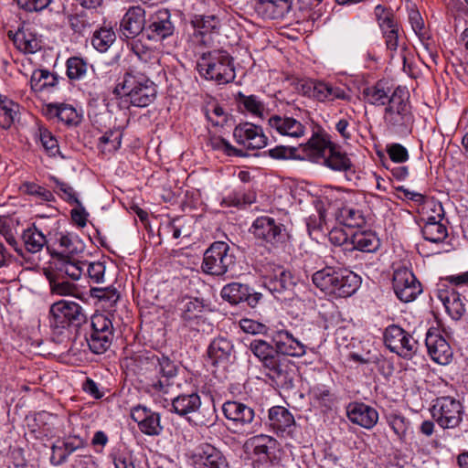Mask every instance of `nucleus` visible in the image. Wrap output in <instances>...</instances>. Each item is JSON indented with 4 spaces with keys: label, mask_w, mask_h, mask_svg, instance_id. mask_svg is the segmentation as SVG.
<instances>
[{
    "label": "nucleus",
    "mask_w": 468,
    "mask_h": 468,
    "mask_svg": "<svg viewBox=\"0 0 468 468\" xmlns=\"http://www.w3.org/2000/svg\"><path fill=\"white\" fill-rule=\"evenodd\" d=\"M139 373L144 377L150 390L155 394H167L177 375V367L169 357L144 354L135 359Z\"/></svg>",
    "instance_id": "f257e3e1"
},
{
    "label": "nucleus",
    "mask_w": 468,
    "mask_h": 468,
    "mask_svg": "<svg viewBox=\"0 0 468 468\" xmlns=\"http://www.w3.org/2000/svg\"><path fill=\"white\" fill-rule=\"evenodd\" d=\"M303 158L323 164L328 168L346 172L352 167V163L346 154L342 153L325 134L314 133L312 137L301 145Z\"/></svg>",
    "instance_id": "f03ea898"
},
{
    "label": "nucleus",
    "mask_w": 468,
    "mask_h": 468,
    "mask_svg": "<svg viewBox=\"0 0 468 468\" xmlns=\"http://www.w3.org/2000/svg\"><path fill=\"white\" fill-rule=\"evenodd\" d=\"M113 94L125 97L133 106L144 108L155 100L157 87L145 74L127 71L118 80Z\"/></svg>",
    "instance_id": "7ed1b4c3"
},
{
    "label": "nucleus",
    "mask_w": 468,
    "mask_h": 468,
    "mask_svg": "<svg viewBox=\"0 0 468 468\" xmlns=\"http://www.w3.org/2000/svg\"><path fill=\"white\" fill-rule=\"evenodd\" d=\"M384 122L388 131L399 135L410 133L414 117L409 102L408 91L401 87L392 91V97L383 114Z\"/></svg>",
    "instance_id": "20e7f679"
},
{
    "label": "nucleus",
    "mask_w": 468,
    "mask_h": 468,
    "mask_svg": "<svg viewBox=\"0 0 468 468\" xmlns=\"http://www.w3.org/2000/svg\"><path fill=\"white\" fill-rule=\"evenodd\" d=\"M199 74L206 80H214L218 84H227L235 79L232 58L221 49L204 53L198 62Z\"/></svg>",
    "instance_id": "39448f33"
},
{
    "label": "nucleus",
    "mask_w": 468,
    "mask_h": 468,
    "mask_svg": "<svg viewBox=\"0 0 468 468\" xmlns=\"http://www.w3.org/2000/svg\"><path fill=\"white\" fill-rule=\"evenodd\" d=\"M236 256L233 249L224 241L213 242L205 251L201 268L204 272L222 276L236 274Z\"/></svg>",
    "instance_id": "423d86ee"
},
{
    "label": "nucleus",
    "mask_w": 468,
    "mask_h": 468,
    "mask_svg": "<svg viewBox=\"0 0 468 468\" xmlns=\"http://www.w3.org/2000/svg\"><path fill=\"white\" fill-rule=\"evenodd\" d=\"M265 286L282 303H291L298 297V280L290 271L276 266L272 272L266 277Z\"/></svg>",
    "instance_id": "0eeeda50"
},
{
    "label": "nucleus",
    "mask_w": 468,
    "mask_h": 468,
    "mask_svg": "<svg viewBox=\"0 0 468 468\" xmlns=\"http://www.w3.org/2000/svg\"><path fill=\"white\" fill-rule=\"evenodd\" d=\"M224 416L228 420L227 428L236 434H248L253 431L254 410L239 401H226L222 406Z\"/></svg>",
    "instance_id": "6e6552de"
},
{
    "label": "nucleus",
    "mask_w": 468,
    "mask_h": 468,
    "mask_svg": "<svg viewBox=\"0 0 468 468\" xmlns=\"http://www.w3.org/2000/svg\"><path fill=\"white\" fill-rule=\"evenodd\" d=\"M431 414L442 429L457 428L464 416V408L460 400L451 396L437 398L433 401Z\"/></svg>",
    "instance_id": "1a4fd4ad"
},
{
    "label": "nucleus",
    "mask_w": 468,
    "mask_h": 468,
    "mask_svg": "<svg viewBox=\"0 0 468 468\" xmlns=\"http://www.w3.org/2000/svg\"><path fill=\"white\" fill-rule=\"evenodd\" d=\"M113 326L112 321L102 314L91 316L90 329L86 334V341L94 354H103L112 345Z\"/></svg>",
    "instance_id": "9d476101"
},
{
    "label": "nucleus",
    "mask_w": 468,
    "mask_h": 468,
    "mask_svg": "<svg viewBox=\"0 0 468 468\" xmlns=\"http://www.w3.org/2000/svg\"><path fill=\"white\" fill-rule=\"evenodd\" d=\"M49 315L51 325L57 328L79 327L87 319L79 303L65 300L54 303L50 306Z\"/></svg>",
    "instance_id": "9b49d317"
},
{
    "label": "nucleus",
    "mask_w": 468,
    "mask_h": 468,
    "mask_svg": "<svg viewBox=\"0 0 468 468\" xmlns=\"http://www.w3.org/2000/svg\"><path fill=\"white\" fill-rule=\"evenodd\" d=\"M263 370L265 376L276 387L283 389H291L294 387L296 367L288 358L279 355L274 358L267 359Z\"/></svg>",
    "instance_id": "f8f14e48"
},
{
    "label": "nucleus",
    "mask_w": 468,
    "mask_h": 468,
    "mask_svg": "<svg viewBox=\"0 0 468 468\" xmlns=\"http://www.w3.org/2000/svg\"><path fill=\"white\" fill-rule=\"evenodd\" d=\"M386 346L398 356L410 359L418 351V341L399 325L391 324L384 332Z\"/></svg>",
    "instance_id": "ddd939ff"
},
{
    "label": "nucleus",
    "mask_w": 468,
    "mask_h": 468,
    "mask_svg": "<svg viewBox=\"0 0 468 468\" xmlns=\"http://www.w3.org/2000/svg\"><path fill=\"white\" fill-rule=\"evenodd\" d=\"M392 286L396 296L404 303L414 301L422 292L420 282L408 268H399L394 271Z\"/></svg>",
    "instance_id": "4468645a"
},
{
    "label": "nucleus",
    "mask_w": 468,
    "mask_h": 468,
    "mask_svg": "<svg viewBox=\"0 0 468 468\" xmlns=\"http://www.w3.org/2000/svg\"><path fill=\"white\" fill-rule=\"evenodd\" d=\"M250 230L256 238L271 243L282 242L286 237L285 227L270 217L257 218Z\"/></svg>",
    "instance_id": "2eb2a0df"
},
{
    "label": "nucleus",
    "mask_w": 468,
    "mask_h": 468,
    "mask_svg": "<svg viewBox=\"0 0 468 468\" xmlns=\"http://www.w3.org/2000/svg\"><path fill=\"white\" fill-rule=\"evenodd\" d=\"M268 123L272 133L290 139H300L305 135L306 127L298 120L287 115H272Z\"/></svg>",
    "instance_id": "dca6fc26"
},
{
    "label": "nucleus",
    "mask_w": 468,
    "mask_h": 468,
    "mask_svg": "<svg viewBox=\"0 0 468 468\" xmlns=\"http://www.w3.org/2000/svg\"><path fill=\"white\" fill-rule=\"evenodd\" d=\"M221 297L230 304H238L246 302L249 306L254 308L261 299V293L254 292L249 285L240 282H231L221 290Z\"/></svg>",
    "instance_id": "f3484780"
},
{
    "label": "nucleus",
    "mask_w": 468,
    "mask_h": 468,
    "mask_svg": "<svg viewBox=\"0 0 468 468\" xmlns=\"http://www.w3.org/2000/svg\"><path fill=\"white\" fill-rule=\"evenodd\" d=\"M233 136L239 144L247 149H261L267 145V137L261 127L250 122L239 124L235 127Z\"/></svg>",
    "instance_id": "a211bd4d"
},
{
    "label": "nucleus",
    "mask_w": 468,
    "mask_h": 468,
    "mask_svg": "<svg viewBox=\"0 0 468 468\" xmlns=\"http://www.w3.org/2000/svg\"><path fill=\"white\" fill-rule=\"evenodd\" d=\"M432 211L434 215L428 216L421 229V232L426 240L440 243L448 236L447 227L442 222L444 213L441 204H433Z\"/></svg>",
    "instance_id": "6ab92c4d"
},
{
    "label": "nucleus",
    "mask_w": 468,
    "mask_h": 468,
    "mask_svg": "<svg viewBox=\"0 0 468 468\" xmlns=\"http://www.w3.org/2000/svg\"><path fill=\"white\" fill-rule=\"evenodd\" d=\"M145 27V11L140 5L131 6L120 23L121 37L125 38L139 37Z\"/></svg>",
    "instance_id": "aec40b11"
},
{
    "label": "nucleus",
    "mask_w": 468,
    "mask_h": 468,
    "mask_svg": "<svg viewBox=\"0 0 468 468\" xmlns=\"http://www.w3.org/2000/svg\"><path fill=\"white\" fill-rule=\"evenodd\" d=\"M195 468H229V462L223 452L211 444H203L194 454Z\"/></svg>",
    "instance_id": "412c9836"
},
{
    "label": "nucleus",
    "mask_w": 468,
    "mask_h": 468,
    "mask_svg": "<svg viewBox=\"0 0 468 468\" xmlns=\"http://www.w3.org/2000/svg\"><path fill=\"white\" fill-rule=\"evenodd\" d=\"M425 345L431 359L441 365H447L452 357V351L444 337L436 331L429 330Z\"/></svg>",
    "instance_id": "4be33fe9"
},
{
    "label": "nucleus",
    "mask_w": 468,
    "mask_h": 468,
    "mask_svg": "<svg viewBox=\"0 0 468 468\" xmlns=\"http://www.w3.org/2000/svg\"><path fill=\"white\" fill-rule=\"evenodd\" d=\"M269 426L278 435L289 436L295 427L292 414L284 407L274 406L269 410Z\"/></svg>",
    "instance_id": "5701e85b"
},
{
    "label": "nucleus",
    "mask_w": 468,
    "mask_h": 468,
    "mask_svg": "<svg viewBox=\"0 0 468 468\" xmlns=\"http://www.w3.org/2000/svg\"><path fill=\"white\" fill-rule=\"evenodd\" d=\"M128 48L144 64L145 69L157 70L160 69L158 53L145 45L138 37L125 38Z\"/></svg>",
    "instance_id": "b1692460"
},
{
    "label": "nucleus",
    "mask_w": 468,
    "mask_h": 468,
    "mask_svg": "<svg viewBox=\"0 0 468 468\" xmlns=\"http://www.w3.org/2000/svg\"><path fill=\"white\" fill-rule=\"evenodd\" d=\"M128 48L144 64L145 69L157 70L160 69L158 53L145 45L138 37L125 38Z\"/></svg>",
    "instance_id": "393cba45"
},
{
    "label": "nucleus",
    "mask_w": 468,
    "mask_h": 468,
    "mask_svg": "<svg viewBox=\"0 0 468 468\" xmlns=\"http://www.w3.org/2000/svg\"><path fill=\"white\" fill-rule=\"evenodd\" d=\"M171 15L167 9H160L150 19L147 27L149 39H164L174 32V25L171 22Z\"/></svg>",
    "instance_id": "a878e982"
},
{
    "label": "nucleus",
    "mask_w": 468,
    "mask_h": 468,
    "mask_svg": "<svg viewBox=\"0 0 468 468\" xmlns=\"http://www.w3.org/2000/svg\"><path fill=\"white\" fill-rule=\"evenodd\" d=\"M347 416L351 422L357 424L365 429H372L378 420V411L364 403H355L349 405Z\"/></svg>",
    "instance_id": "bb28decb"
},
{
    "label": "nucleus",
    "mask_w": 468,
    "mask_h": 468,
    "mask_svg": "<svg viewBox=\"0 0 468 468\" xmlns=\"http://www.w3.org/2000/svg\"><path fill=\"white\" fill-rule=\"evenodd\" d=\"M335 276H338L337 282H335V297H349L360 287V276L347 269L336 268Z\"/></svg>",
    "instance_id": "cd10ccee"
},
{
    "label": "nucleus",
    "mask_w": 468,
    "mask_h": 468,
    "mask_svg": "<svg viewBox=\"0 0 468 468\" xmlns=\"http://www.w3.org/2000/svg\"><path fill=\"white\" fill-rule=\"evenodd\" d=\"M274 341L276 353L280 356H303L306 353L305 346L289 331H278Z\"/></svg>",
    "instance_id": "c85d7f7f"
},
{
    "label": "nucleus",
    "mask_w": 468,
    "mask_h": 468,
    "mask_svg": "<svg viewBox=\"0 0 468 468\" xmlns=\"http://www.w3.org/2000/svg\"><path fill=\"white\" fill-rule=\"evenodd\" d=\"M311 98L318 101H333L335 100L349 101L351 96L340 87L329 82L315 80Z\"/></svg>",
    "instance_id": "c756f323"
},
{
    "label": "nucleus",
    "mask_w": 468,
    "mask_h": 468,
    "mask_svg": "<svg viewBox=\"0 0 468 468\" xmlns=\"http://www.w3.org/2000/svg\"><path fill=\"white\" fill-rule=\"evenodd\" d=\"M250 444L253 453L260 461L266 462L275 457L278 442L274 438L264 434L257 435L250 439Z\"/></svg>",
    "instance_id": "7c9ffc66"
},
{
    "label": "nucleus",
    "mask_w": 468,
    "mask_h": 468,
    "mask_svg": "<svg viewBox=\"0 0 468 468\" xmlns=\"http://www.w3.org/2000/svg\"><path fill=\"white\" fill-rule=\"evenodd\" d=\"M21 239L25 250L32 254L41 251L48 242L46 236L35 224L23 230Z\"/></svg>",
    "instance_id": "2f4dec72"
},
{
    "label": "nucleus",
    "mask_w": 468,
    "mask_h": 468,
    "mask_svg": "<svg viewBox=\"0 0 468 468\" xmlns=\"http://www.w3.org/2000/svg\"><path fill=\"white\" fill-rule=\"evenodd\" d=\"M336 268L324 267L315 271L312 276L313 283L325 294L335 296V282L338 276H335Z\"/></svg>",
    "instance_id": "473e14b6"
},
{
    "label": "nucleus",
    "mask_w": 468,
    "mask_h": 468,
    "mask_svg": "<svg viewBox=\"0 0 468 468\" xmlns=\"http://www.w3.org/2000/svg\"><path fill=\"white\" fill-rule=\"evenodd\" d=\"M233 350L230 341L226 338L218 337L214 339L207 350L208 357L213 365L227 362L229 359Z\"/></svg>",
    "instance_id": "72a5a7b5"
},
{
    "label": "nucleus",
    "mask_w": 468,
    "mask_h": 468,
    "mask_svg": "<svg viewBox=\"0 0 468 468\" xmlns=\"http://www.w3.org/2000/svg\"><path fill=\"white\" fill-rule=\"evenodd\" d=\"M367 101L375 106H388L392 97V91L385 86L382 81L377 82L374 86L367 87L363 90Z\"/></svg>",
    "instance_id": "f704fd0d"
},
{
    "label": "nucleus",
    "mask_w": 468,
    "mask_h": 468,
    "mask_svg": "<svg viewBox=\"0 0 468 468\" xmlns=\"http://www.w3.org/2000/svg\"><path fill=\"white\" fill-rule=\"evenodd\" d=\"M350 243L363 252H374L380 246L379 239L371 231H356L350 236Z\"/></svg>",
    "instance_id": "c9c22d12"
},
{
    "label": "nucleus",
    "mask_w": 468,
    "mask_h": 468,
    "mask_svg": "<svg viewBox=\"0 0 468 468\" xmlns=\"http://www.w3.org/2000/svg\"><path fill=\"white\" fill-rule=\"evenodd\" d=\"M172 407L176 414L185 416L199 410L201 399L197 393L179 395L172 400Z\"/></svg>",
    "instance_id": "e433bc0d"
},
{
    "label": "nucleus",
    "mask_w": 468,
    "mask_h": 468,
    "mask_svg": "<svg viewBox=\"0 0 468 468\" xmlns=\"http://www.w3.org/2000/svg\"><path fill=\"white\" fill-rule=\"evenodd\" d=\"M447 313L454 320H459L465 313V298L458 292L452 291L440 296Z\"/></svg>",
    "instance_id": "4c0bfd02"
},
{
    "label": "nucleus",
    "mask_w": 468,
    "mask_h": 468,
    "mask_svg": "<svg viewBox=\"0 0 468 468\" xmlns=\"http://www.w3.org/2000/svg\"><path fill=\"white\" fill-rule=\"evenodd\" d=\"M335 217L340 224L348 228H360L365 224V218L361 211L351 206L339 207Z\"/></svg>",
    "instance_id": "58836bf2"
},
{
    "label": "nucleus",
    "mask_w": 468,
    "mask_h": 468,
    "mask_svg": "<svg viewBox=\"0 0 468 468\" xmlns=\"http://www.w3.org/2000/svg\"><path fill=\"white\" fill-rule=\"evenodd\" d=\"M48 112L49 114L58 117L66 124L76 125L80 121V117L75 108L69 104L50 103L48 105Z\"/></svg>",
    "instance_id": "ea45409f"
},
{
    "label": "nucleus",
    "mask_w": 468,
    "mask_h": 468,
    "mask_svg": "<svg viewBox=\"0 0 468 468\" xmlns=\"http://www.w3.org/2000/svg\"><path fill=\"white\" fill-rule=\"evenodd\" d=\"M86 265L87 261H78L72 256L66 255L62 256L58 269L71 279L79 280L85 271Z\"/></svg>",
    "instance_id": "a19ab883"
},
{
    "label": "nucleus",
    "mask_w": 468,
    "mask_h": 468,
    "mask_svg": "<svg viewBox=\"0 0 468 468\" xmlns=\"http://www.w3.org/2000/svg\"><path fill=\"white\" fill-rule=\"evenodd\" d=\"M115 32L111 27H101L93 33L92 46L100 52H105L115 41Z\"/></svg>",
    "instance_id": "79ce46f5"
},
{
    "label": "nucleus",
    "mask_w": 468,
    "mask_h": 468,
    "mask_svg": "<svg viewBox=\"0 0 468 468\" xmlns=\"http://www.w3.org/2000/svg\"><path fill=\"white\" fill-rule=\"evenodd\" d=\"M0 109L4 112V121L1 126L4 129H8L18 118L19 105L6 96L0 94Z\"/></svg>",
    "instance_id": "37998d69"
},
{
    "label": "nucleus",
    "mask_w": 468,
    "mask_h": 468,
    "mask_svg": "<svg viewBox=\"0 0 468 468\" xmlns=\"http://www.w3.org/2000/svg\"><path fill=\"white\" fill-rule=\"evenodd\" d=\"M90 292L92 298H97L107 308H112L120 298L117 290L112 286L92 287Z\"/></svg>",
    "instance_id": "c03bdc74"
},
{
    "label": "nucleus",
    "mask_w": 468,
    "mask_h": 468,
    "mask_svg": "<svg viewBox=\"0 0 468 468\" xmlns=\"http://www.w3.org/2000/svg\"><path fill=\"white\" fill-rule=\"evenodd\" d=\"M237 101L239 107L249 112L254 116L262 117L265 110L264 104L255 95H244L241 92L237 94Z\"/></svg>",
    "instance_id": "a18cd8bd"
},
{
    "label": "nucleus",
    "mask_w": 468,
    "mask_h": 468,
    "mask_svg": "<svg viewBox=\"0 0 468 468\" xmlns=\"http://www.w3.org/2000/svg\"><path fill=\"white\" fill-rule=\"evenodd\" d=\"M250 349L262 362V367H265L267 359L269 360L279 356L269 343L261 339L251 341Z\"/></svg>",
    "instance_id": "49530a36"
},
{
    "label": "nucleus",
    "mask_w": 468,
    "mask_h": 468,
    "mask_svg": "<svg viewBox=\"0 0 468 468\" xmlns=\"http://www.w3.org/2000/svg\"><path fill=\"white\" fill-rule=\"evenodd\" d=\"M181 311L185 319L197 317L205 309L204 301L197 297H185L181 301Z\"/></svg>",
    "instance_id": "de8ad7c7"
},
{
    "label": "nucleus",
    "mask_w": 468,
    "mask_h": 468,
    "mask_svg": "<svg viewBox=\"0 0 468 468\" xmlns=\"http://www.w3.org/2000/svg\"><path fill=\"white\" fill-rule=\"evenodd\" d=\"M15 42L21 50L27 53H35L41 48L40 40L31 33L17 32Z\"/></svg>",
    "instance_id": "09e8293b"
},
{
    "label": "nucleus",
    "mask_w": 468,
    "mask_h": 468,
    "mask_svg": "<svg viewBox=\"0 0 468 468\" xmlns=\"http://www.w3.org/2000/svg\"><path fill=\"white\" fill-rule=\"evenodd\" d=\"M122 132L120 130L107 131L101 138L99 146L102 152H114L122 144Z\"/></svg>",
    "instance_id": "8fccbe9b"
},
{
    "label": "nucleus",
    "mask_w": 468,
    "mask_h": 468,
    "mask_svg": "<svg viewBox=\"0 0 468 468\" xmlns=\"http://www.w3.org/2000/svg\"><path fill=\"white\" fill-rule=\"evenodd\" d=\"M207 145L213 150L220 151L229 156H242V150L237 149L232 146L227 140L220 136L211 135L208 139Z\"/></svg>",
    "instance_id": "3c124183"
},
{
    "label": "nucleus",
    "mask_w": 468,
    "mask_h": 468,
    "mask_svg": "<svg viewBox=\"0 0 468 468\" xmlns=\"http://www.w3.org/2000/svg\"><path fill=\"white\" fill-rule=\"evenodd\" d=\"M58 242L59 246L64 249V252L68 254H77L84 249V245L79 237L70 233L61 234Z\"/></svg>",
    "instance_id": "603ef678"
},
{
    "label": "nucleus",
    "mask_w": 468,
    "mask_h": 468,
    "mask_svg": "<svg viewBox=\"0 0 468 468\" xmlns=\"http://www.w3.org/2000/svg\"><path fill=\"white\" fill-rule=\"evenodd\" d=\"M256 12L267 19H275L282 16L284 9L277 7L276 5L268 0H258L255 5Z\"/></svg>",
    "instance_id": "864d4df0"
},
{
    "label": "nucleus",
    "mask_w": 468,
    "mask_h": 468,
    "mask_svg": "<svg viewBox=\"0 0 468 468\" xmlns=\"http://www.w3.org/2000/svg\"><path fill=\"white\" fill-rule=\"evenodd\" d=\"M52 294L58 296H76L79 289L76 284L64 280H52L49 282Z\"/></svg>",
    "instance_id": "5fc2aeb1"
},
{
    "label": "nucleus",
    "mask_w": 468,
    "mask_h": 468,
    "mask_svg": "<svg viewBox=\"0 0 468 468\" xmlns=\"http://www.w3.org/2000/svg\"><path fill=\"white\" fill-rule=\"evenodd\" d=\"M56 77L45 69L35 70L31 77V87L35 90H42L47 86H53Z\"/></svg>",
    "instance_id": "6e6d98bb"
},
{
    "label": "nucleus",
    "mask_w": 468,
    "mask_h": 468,
    "mask_svg": "<svg viewBox=\"0 0 468 468\" xmlns=\"http://www.w3.org/2000/svg\"><path fill=\"white\" fill-rule=\"evenodd\" d=\"M21 189L24 193L36 197L41 201L51 202L54 200V196L49 190L33 182H25Z\"/></svg>",
    "instance_id": "4d7b16f0"
},
{
    "label": "nucleus",
    "mask_w": 468,
    "mask_h": 468,
    "mask_svg": "<svg viewBox=\"0 0 468 468\" xmlns=\"http://www.w3.org/2000/svg\"><path fill=\"white\" fill-rule=\"evenodd\" d=\"M301 150V145L299 147L293 146H285V145H277L274 148L269 149L267 151L268 155L272 159L276 160H286V159H296L303 158L302 156L297 155V151Z\"/></svg>",
    "instance_id": "13d9d810"
},
{
    "label": "nucleus",
    "mask_w": 468,
    "mask_h": 468,
    "mask_svg": "<svg viewBox=\"0 0 468 468\" xmlns=\"http://www.w3.org/2000/svg\"><path fill=\"white\" fill-rule=\"evenodd\" d=\"M387 48L390 51V58H395L398 52L399 58L406 63V48L404 43L400 42L399 32L385 37Z\"/></svg>",
    "instance_id": "bf43d9fd"
},
{
    "label": "nucleus",
    "mask_w": 468,
    "mask_h": 468,
    "mask_svg": "<svg viewBox=\"0 0 468 468\" xmlns=\"http://www.w3.org/2000/svg\"><path fill=\"white\" fill-rule=\"evenodd\" d=\"M87 72V63L80 58H69L67 61V75L70 80H80Z\"/></svg>",
    "instance_id": "052dcab7"
},
{
    "label": "nucleus",
    "mask_w": 468,
    "mask_h": 468,
    "mask_svg": "<svg viewBox=\"0 0 468 468\" xmlns=\"http://www.w3.org/2000/svg\"><path fill=\"white\" fill-rule=\"evenodd\" d=\"M139 430L148 436H158L163 431L160 423V415L154 411L141 424Z\"/></svg>",
    "instance_id": "680f3d73"
},
{
    "label": "nucleus",
    "mask_w": 468,
    "mask_h": 468,
    "mask_svg": "<svg viewBox=\"0 0 468 468\" xmlns=\"http://www.w3.org/2000/svg\"><path fill=\"white\" fill-rule=\"evenodd\" d=\"M195 27L201 29V34H207L218 29L219 20L217 16H196L192 21Z\"/></svg>",
    "instance_id": "e2e57ef3"
},
{
    "label": "nucleus",
    "mask_w": 468,
    "mask_h": 468,
    "mask_svg": "<svg viewBox=\"0 0 468 468\" xmlns=\"http://www.w3.org/2000/svg\"><path fill=\"white\" fill-rule=\"evenodd\" d=\"M11 223V219L0 218V234L19 255L24 257V249L18 245V242L13 234Z\"/></svg>",
    "instance_id": "0e129e2a"
},
{
    "label": "nucleus",
    "mask_w": 468,
    "mask_h": 468,
    "mask_svg": "<svg viewBox=\"0 0 468 468\" xmlns=\"http://www.w3.org/2000/svg\"><path fill=\"white\" fill-rule=\"evenodd\" d=\"M112 456L115 468H140L134 456L129 451H119Z\"/></svg>",
    "instance_id": "69168bd1"
},
{
    "label": "nucleus",
    "mask_w": 468,
    "mask_h": 468,
    "mask_svg": "<svg viewBox=\"0 0 468 468\" xmlns=\"http://www.w3.org/2000/svg\"><path fill=\"white\" fill-rule=\"evenodd\" d=\"M37 136L46 152L50 155H55L58 151V144L52 133L48 129L39 127Z\"/></svg>",
    "instance_id": "338daca9"
},
{
    "label": "nucleus",
    "mask_w": 468,
    "mask_h": 468,
    "mask_svg": "<svg viewBox=\"0 0 468 468\" xmlns=\"http://www.w3.org/2000/svg\"><path fill=\"white\" fill-rule=\"evenodd\" d=\"M60 441L69 456L79 450L84 449L87 445L85 438L75 434H69L63 437Z\"/></svg>",
    "instance_id": "774afa93"
}]
</instances>
